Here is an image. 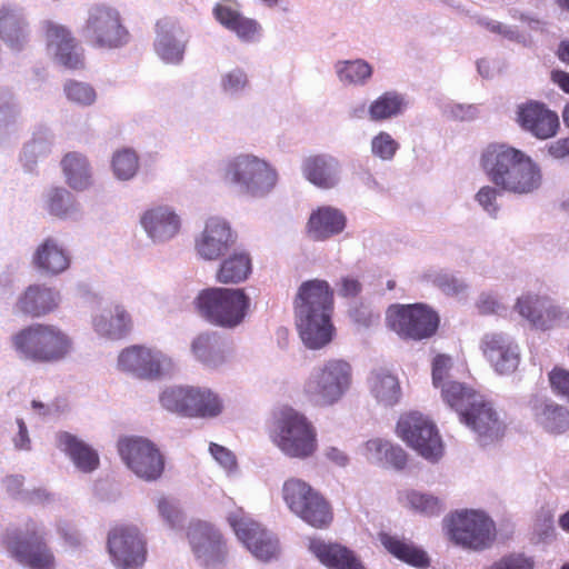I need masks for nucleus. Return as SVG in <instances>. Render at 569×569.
Here are the masks:
<instances>
[{
	"label": "nucleus",
	"instance_id": "1",
	"mask_svg": "<svg viewBox=\"0 0 569 569\" xmlns=\"http://www.w3.org/2000/svg\"><path fill=\"white\" fill-rule=\"evenodd\" d=\"M481 167L501 190L527 194L542 181L540 167L525 152L506 143H491L481 154Z\"/></svg>",
	"mask_w": 569,
	"mask_h": 569
},
{
	"label": "nucleus",
	"instance_id": "2",
	"mask_svg": "<svg viewBox=\"0 0 569 569\" xmlns=\"http://www.w3.org/2000/svg\"><path fill=\"white\" fill-rule=\"evenodd\" d=\"M297 327L305 345L319 349L332 339L333 291L325 280L305 281L295 299Z\"/></svg>",
	"mask_w": 569,
	"mask_h": 569
},
{
	"label": "nucleus",
	"instance_id": "3",
	"mask_svg": "<svg viewBox=\"0 0 569 569\" xmlns=\"http://www.w3.org/2000/svg\"><path fill=\"white\" fill-rule=\"evenodd\" d=\"M11 345L21 360L42 365L63 360L72 349L70 337L48 323H32L18 330Z\"/></svg>",
	"mask_w": 569,
	"mask_h": 569
},
{
	"label": "nucleus",
	"instance_id": "4",
	"mask_svg": "<svg viewBox=\"0 0 569 569\" xmlns=\"http://www.w3.org/2000/svg\"><path fill=\"white\" fill-rule=\"evenodd\" d=\"M313 423L301 412L284 408L276 421L273 442L288 457L306 459L317 451L318 438Z\"/></svg>",
	"mask_w": 569,
	"mask_h": 569
},
{
	"label": "nucleus",
	"instance_id": "5",
	"mask_svg": "<svg viewBox=\"0 0 569 569\" xmlns=\"http://www.w3.org/2000/svg\"><path fill=\"white\" fill-rule=\"evenodd\" d=\"M449 539L457 546L472 551H482L496 540V525L483 511L463 509L445 519Z\"/></svg>",
	"mask_w": 569,
	"mask_h": 569
},
{
	"label": "nucleus",
	"instance_id": "6",
	"mask_svg": "<svg viewBox=\"0 0 569 569\" xmlns=\"http://www.w3.org/2000/svg\"><path fill=\"white\" fill-rule=\"evenodd\" d=\"M351 381V366L345 360L331 359L308 377L303 385V395L313 406H332L350 388Z\"/></svg>",
	"mask_w": 569,
	"mask_h": 569
},
{
	"label": "nucleus",
	"instance_id": "7",
	"mask_svg": "<svg viewBox=\"0 0 569 569\" xmlns=\"http://www.w3.org/2000/svg\"><path fill=\"white\" fill-rule=\"evenodd\" d=\"M250 300L243 289L209 288L196 299L200 315L209 322L233 328L240 325L249 309Z\"/></svg>",
	"mask_w": 569,
	"mask_h": 569
},
{
	"label": "nucleus",
	"instance_id": "8",
	"mask_svg": "<svg viewBox=\"0 0 569 569\" xmlns=\"http://www.w3.org/2000/svg\"><path fill=\"white\" fill-rule=\"evenodd\" d=\"M224 179L254 198L268 196L276 188L279 174L264 159L240 154L226 164Z\"/></svg>",
	"mask_w": 569,
	"mask_h": 569
},
{
	"label": "nucleus",
	"instance_id": "9",
	"mask_svg": "<svg viewBox=\"0 0 569 569\" xmlns=\"http://www.w3.org/2000/svg\"><path fill=\"white\" fill-rule=\"evenodd\" d=\"M387 323L401 339L421 341L433 337L439 328L437 311L426 303L393 305L387 311Z\"/></svg>",
	"mask_w": 569,
	"mask_h": 569
},
{
	"label": "nucleus",
	"instance_id": "10",
	"mask_svg": "<svg viewBox=\"0 0 569 569\" xmlns=\"http://www.w3.org/2000/svg\"><path fill=\"white\" fill-rule=\"evenodd\" d=\"M3 543L11 556L22 566L29 569H54L56 558L46 542L43 532H41L36 522H27L26 533H7Z\"/></svg>",
	"mask_w": 569,
	"mask_h": 569
},
{
	"label": "nucleus",
	"instance_id": "11",
	"mask_svg": "<svg viewBox=\"0 0 569 569\" xmlns=\"http://www.w3.org/2000/svg\"><path fill=\"white\" fill-rule=\"evenodd\" d=\"M397 435L427 460L437 461L443 455V445L436 425L418 411L403 413L399 418Z\"/></svg>",
	"mask_w": 569,
	"mask_h": 569
},
{
	"label": "nucleus",
	"instance_id": "12",
	"mask_svg": "<svg viewBox=\"0 0 569 569\" xmlns=\"http://www.w3.org/2000/svg\"><path fill=\"white\" fill-rule=\"evenodd\" d=\"M118 452L126 466L139 478L153 481L164 470V458L157 446L143 437H123L119 439Z\"/></svg>",
	"mask_w": 569,
	"mask_h": 569
},
{
	"label": "nucleus",
	"instance_id": "13",
	"mask_svg": "<svg viewBox=\"0 0 569 569\" xmlns=\"http://www.w3.org/2000/svg\"><path fill=\"white\" fill-rule=\"evenodd\" d=\"M84 30L97 48H118L129 39L119 11L107 4H94L89 9Z\"/></svg>",
	"mask_w": 569,
	"mask_h": 569
},
{
	"label": "nucleus",
	"instance_id": "14",
	"mask_svg": "<svg viewBox=\"0 0 569 569\" xmlns=\"http://www.w3.org/2000/svg\"><path fill=\"white\" fill-rule=\"evenodd\" d=\"M107 547L111 561L118 569H139L147 559L146 540L133 526L112 527L108 533Z\"/></svg>",
	"mask_w": 569,
	"mask_h": 569
},
{
	"label": "nucleus",
	"instance_id": "15",
	"mask_svg": "<svg viewBox=\"0 0 569 569\" xmlns=\"http://www.w3.org/2000/svg\"><path fill=\"white\" fill-rule=\"evenodd\" d=\"M118 367L139 379L156 380L168 373L173 368V362L161 351L133 345L119 353Z\"/></svg>",
	"mask_w": 569,
	"mask_h": 569
},
{
	"label": "nucleus",
	"instance_id": "16",
	"mask_svg": "<svg viewBox=\"0 0 569 569\" xmlns=\"http://www.w3.org/2000/svg\"><path fill=\"white\" fill-rule=\"evenodd\" d=\"M228 521L239 540L256 558L268 561L277 557L278 539L242 509L231 512Z\"/></svg>",
	"mask_w": 569,
	"mask_h": 569
},
{
	"label": "nucleus",
	"instance_id": "17",
	"mask_svg": "<svg viewBox=\"0 0 569 569\" xmlns=\"http://www.w3.org/2000/svg\"><path fill=\"white\" fill-rule=\"evenodd\" d=\"M516 122L523 131L539 140L555 137L560 128L558 113L538 100H527L518 104Z\"/></svg>",
	"mask_w": 569,
	"mask_h": 569
},
{
	"label": "nucleus",
	"instance_id": "18",
	"mask_svg": "<svg viewBox=\"0 0 569 569\" xmlns=\"http://www.w3.org/2000/svg\"><path fill=\"white\" fill-rule=\"evenodd\" d=\"M516 308L533 327L541 330L569 325V311L545 296L523 295L518 299Z\"/></svg>",
	"mask_w": 569,
	"mask_h": 569
},
{
	"label": "nucleus",
	"instance_id": "19",
	"mask_svg": "<svg viewBox=\"0 0 569 569\" xmlns=\"http://www.w3.org/2000/svg\"><path fill=\"white\" fill-rule=\"evenodd\" d=\"M236 234L230 224L220 218H210L200 237L196 240V250L204 260H217L234 244Z\"/></svg>",
	"mask_w": 569,
	"mask_h": 569
},
{
	"label": "nucleus",
	"instance_id": "20",
	"mask_svg": "<svg viewBox=\"0 0 569 569\" xmlns=\"http://www.w3.org/2000/svg\"><path fill=\"white\" fill-rule=\"evenodd\" d=\"M468 427L479 435L480 438L495 440L502 437L505 423L490 402L482 397L472 402V407L462 412L460 418Z\"/></svg>",
	"mask_w": 569,
	"mask_h": 569
},
{
	"label": "nucleus",
	"instance_id": "21",
	"mask_svg": "<svg viewBox=\"0 0 569 569\" xmlns=\"http://www.w3.org/2000/svg\"><path fill=\"white\" fill-rule=\"evenodd\" d=\"M308 548L329 569H367L355 551L339 542L313 538Z\"/></svg>",
	"mask_w": 569,
	"mask_h": 569
},
{
	"label": "nucleus",
	"instance_id": "22",
	"mask_svg": "<svg viewBox=\"0 0 569 569\" xmlns=\"http://www.w3.org/2000/svg\"><path fill=\"white\" fill-rule=\"evenodd\" d=\"M302 173L313 186L332 189L339 182V161L327 154L309 156L302 162Z\"/></svg>",
	"mask_w": 569,
	"mask_h": 569
},
{
	"label": "nucleus",
	"instance_id": "23",
	"mask_svg": "<svg viewBox=\"0 0 569 569\" xmlns=\"http://www.w3.org/2000/svg\"><path fill=\"white\" fill-rule=\"evenodd\" d=\"M481 349L487 359L500 373L511 372L518 366V353L509 339L500 333L486 335L481 342Z\"/></svg>",
	"mask_w": 569,
	"mask_h": 569
},
{
	"label": "nucleus",
	"instance_id": "24",
	"mask_svg": "<svg viewBox=\"0 0 569 569\" xmlns=\"http://www.w3.org/2000/svg\"><path fill=\"white\" fill-rule=\"evenodd\" d=\"M57 446L80 471L89 473L98 469L100 458L96 449L78 437L62 431L57 435Z\"/></svg>",
	"mask_w": 569,
	"mask_h": 569
},
{
	"label": "nucleus",
	"instance_id": "25",
	"mask_svg": "<svg viewBox=\"0 0 569 569\" xmlns=\"http://www.w3.org/2000/svg\"><path fill=\"white\" fill-rule=\"evenodd\" d=\"M141 224L153 241H166L180 230V219L168 207L147 210L141 217Z\"/></svg>",
	"mask_w": 569,
	"mask_h": 569
},
{
	"label": "nucleus",
	"instance_id": "26",
	"mask_svg": "<svg viewBox=\"0 0 569 569\" xmlns=\"http://www.w3.org/2000/svg\"><path fill=\"white\" fill-rule=\"evenodd\" d=\"M32 263L41 272L59 274L69 268L70 258L57 240L47 238L37 247Z\"/></svg>",
	"mask_w": 569,
	"mask_h": 569
},
{
	"label": "nucleus",
	"instance_id": "27",
	"mask_svg": "<svg viewBox=\"0 0 569 569\" xmlns=\"http://www.w3.org/2000/svg\"><path fill=\"white\" fill-rule=\"evenodd\" d=\"M47 37L50 44L56 46L57 58L69 69L83 67L82 52L78 50L76 39L71 32L62 26L48 24Z\"/></svg>",
	"mask_w": 569,
	"mask_h": 569
},
{
	"label": "nucleus",
	"instance_id": "28",
	"mask_svg": "<svg viewBox=\"0 0 569 569\" xmlns=\"http://www.w3.org/2000/svg\"><path fill=\"white\" fill-rule=\"evenodd\" d=\"M58 306V293L50 288L32 284L27 288L17 302L18 309L31 317H42Z\"/></svg>",
	"mask_w": 569,
	"mask_h": 569
},
{
	"label": "nucleus",
	"instance_id": "29",
	"mask_svg": "<svg viewBox=\"0 0 569 569\" xmlns=\"http://www.w3.org/2000/svg\"><path fill=\"white\" fill-rule=\"evenodd\" d=\"M345 226L346 218L339 210L322 207L311 213L307 223V231L313 240H325L340 233Z\"/></svg>",
	"mask_w": 569,
	"mask_h": 569
},
{
	"label": "nucleus",
	"instance_id": "30",
	"mask_svg": "<svg viewBox=\"0 0 569 569\" xmlns=\"http://www.w3.org/2000/svg\"><path fill=\"white\" fill-rule=\"evenodd\" d=\"M191 350L204 366L216 368L226 360L227 343L217 332H202L193 339Z\"/></svg>",
	"mask_w": 569,
	"mask_h": 569
},
{
	"label": "nucleus",
	"instance_id": "31",
	"mask_svg": "<svg viewBox=\"0 0 569 569\" xmlns=\"http://www.w3.org/2000/svg\"><path fill=\"white\" fill-rule=\"evenodd\" d=\"M379 540L388 552L397 559L417 568L429 566L428 555L412 542L386 532L379 535Z\"/></svg>",
	"mask_w": 569,
	"mask_h": 569
},
{
	"label": "nucleus",
	"instance_id": "32",
	"mask_svg": "<svg viewBox=\"0 0 569 569\" xmlns=\"http://www.w3.org/2000/svg\"><path fill=\"white\" fill-rule=\"evenodd\" d=\"M62 171L70 188L77 191L88 189L92 173L87 158L78 152H69L61 160Z\"/></svg>",
	"mask_w": 569,
	"mask_h": 569
},
{
	"label": "nucleus",
	"instance_id": "33",
	"mask_svg": "<svg viewBox=\"0 0 569 569\" xmlns=\"http://www.w3.org/2000/svg\"><path fill=\"white\" fill-rule=\"evenodd\" d=\"M194 386H170L162 390L159 402L163 409L180 417L190 418Z\"/></svg>",
	"mask_w": 569,
	"mask_h": 569
},
{
	"label": "nucleus",
	"instance_id": "34",
	"mask_svg": "<svg viewBox=\"0 0 569 569\" xmlns=\"http://www.w3.org/2000/svg\"><path fill=\"white\" fill-rule=\"evenodd\" d=\"M172 29L168 20L157 22L156 51L166 62L179 63L183 59L184 44L174 38Z\"/></svg>",
	"mask_w": 569,
	"mask_h": 569
},
{
	"label": "nucleus",
	"instance_id": "35",
	"mask_svg": "<svg viewBox=\"0 0 569 569\" xmlns=\"http://www.w3.org/2000/svg\"><path fill=\"white\" fill-rule=\"evenodd\" d=\"M96 330L111 339L124 338L132 328L130 315L120 306L108 316H100L94 320Z\"/></svg>",
	"mask_w": 569,
	"mask_h": 569
},
{
	"label": "nucleus",
	"instance_id": "36",
	"mask_svg": "<svg viewBox=\"0 0 569 569\" xmlns=\"http://www.w3.org/2000/svg\"><path fill=\"white\" fill-rule=\"evenodd\" d=\"M0 37L13 50H19L24 41L22 17L12 8L0 9Z\"/></svg>",
	"mask_w": 569,
	"mask_h": 569
},
{
	"label": "nucleus",
	"instance_id": "37",
	"mask_svg": "<svg viewBox=\"0 0 569 569\" xmlns=\"http://www.w3.org/2000/svg\"><path fill=\"white\" fill-rule=\"evenodd\" d=\"M305 522L317 529L328 528L333 520L330 503L319 492L297 513Z\"/></svg>",
	"mask_w": 569,
	"mask_h": 569
},
{
	"label": "nucleus",
	"instance_id": "38",
	"mask_svg": "<svg viewBox=\"0 0 569 569\" xmlns=\"http://www.w3.org/2000/svg\"><path fill=\"white\" fill-rule=\"evenodd\" d=\"M251 272V260L247 253H233L224 259L217 272V281L221 283H239Z\"/></svg>",
	"mask_w": 569,
	"mask_h": 569
},
{
	"label": "nucleus",
	"instance_id": "39",
	"mask_svg": "<svg viewBox=\"0 0 569 569\" xmlns=\"http://www.w3.org/2000/svg\"><path fill=\"white\" fill-rule=\"evenodd\" d=\"M366 449L371 458L385 461L398 470L403 469L407 465L408 457L406 451L389 441L372 439L366 443Z\"/></svg>",
	"mask_w": 569,
	"mask_h": 569
},
{
	"label": "nucleus",
	"instance_id": "40",
	"mask_svg": "<svg viewBox=\"0 0 569 569\" xmlns=\"http://www.w3.org/2000/svg\"><path fill=\"white\" fill-rule=\"evenodd\" d=\"M190 418H214L223 410L221 398L209 388L194 386Z\"/></svg>",
	"mask_w": 569,
	"mask_h": 569
},
{
	"label": "nucleus",
	"instance_id": "41",
	"mask_svg": "<svg viewBox=\"0 0 569 569\" xmlns=\"http://www.w3.org/2000/svg\"><path fill=\"white\" fill-rule=\"evenodd\" d=\"M371 391L385 406L396 405L401 397V389L396 376L385 371L376 372L371 378Z\"/></svg>",
	"mask_w": 569,
	"mask_h": 569
},
{
	"label": "nucleus",
	"instance_id": "42",
	"mask_svg": "<svg viewBox=\"0 0 569 569\" xmlns=\"http://www.w3.org/2000/svg\"><path fill=\"white\" fill-rule=\"evenodd\" d=\"M441 396L445 402L460 413V418L463 411L472 407V402H477L481 398V396L457 381L443 383Z\"/></svg>",
	"mask_w": 569,
	"mask_h": 569
},
{
	"label": "nucleus",
	"instance_id": "43",
	"mask_svg": "<svg viewBox=\"0 0 569 569\" xmlns=\"http://www.w3.org/2000/svg\"><path fill=\"white\" fill-rule=\"evenodd\" d=\"M406 107L402 94L388 91L378 97L369 107L370 118L375 121H382L398 116Z\"/></svg>",
	"mask_w": 569,
	"mask_h": 569
},
{
	"label": "nucleus",
	"instance_id": "44",
	"mask_svg": "<svg viewBox=\"0 0 569 569\" xmlns=\"http://www.w3.org/2000/svg\"><path fill=\"white\" fill-rule=\"evenodd\" d=\"M318 491L300 479H289L283 483L282 495L289 509L296 515L308 503Z\"/></svg>",
	"mask_w": 569,
	"mask_h": 569
},
{
	"label": "nucleus",
	"instance_id": "45",
	"mask_svg": "<svg viewBox=\"0 0 569 569\" xmlns=\"http://www.w3.org/2000/svg\"><path fill=\"white\" fill-rule=\"evenodd\" d=\"M336 68L339 79L349 84L363 83L372 74L371 66L361 59L338 62Z\"/></svg>",
	"mask_w": 569,
	"mask_h": 569
},
{
	"label": "nucleus",
	"instance_id": "46",
	"mask_svg": "<svg viewBox=\"0 0 569 569\" xmlns=\"http://www.w3.org/2000/svg\"><path fill=\"white\" fill-rule=\"evenodd\" d=\"M112 169L117 178L131 179L139 169V158L132 149L117 151L112 158Z\"/></svg>",
	"mask_w": 569,
	"mask_h": 569
},
{
	"label": "nucleus",
	"instance_id": "47",
	"mask_svg": "<svg viewBox=\"0 0 569 569\" xmlns=\"http://www.w3.org/2000/svg\"><path fill=\"white\" fill-rule=\"evenodd\" d=\"M410 507L426 516H438L442 511L441 501L433 496L411 491L407 495Z\"/></svg>",
	"mask_w": 569,
	"mask_h": 569
},
{
	"label": "nucleus",
	"instance_id": "48",
	"mask_svg": "<svg viewBox=\"0 0 569 569\" xmlns=\"http://www.w3.org/2000/svg\"><path fill=\"white\" fill-rule=\"evenodd\" d=\"M543 416L545 427L552 433H561L569 428V411L561 406H547Z\"/></svg>",
	"mask_w": 569,
	"mask_h": 569
},
{
	"label": "nucleus",
	"instance_id": "49",
	"mask_svg": "<svg viewBox=\"0 0 569 569\" xmlns=\"http://www.w3.org/2000/svg\"><path fill=\"white\" fill-rule=\"evenodd\" d=\"M398 148V142L387 132H380L371 141L372 153L382 160H391Z\"/></svg>",
	"mask_w": 569,
	"mask_h": 569
},
{
	"label": "nucleus",
	"instance_id": "50",
	"mask_svg": "<svg viewBox=\"0 0 569 569\" xmlns=\"http://www.w3.org/2000/svg\"><path fill=\"white\" fill-rule=\"evenodd\" d=\"M71 204V194L63 188H53L48 196V210L56 217H63L68 213Z\"/></svg>",
	"mask_w": 569,
	"mask_h": 569
},
{
	"label": "nucleus",
	"instance_id": "51",
	"mask_svg": "<svg viewBox=\"0 0 569 569\" xmlns=\"http://www.w3.org/2000/svg\"><path fill=\"white\" fill-rule=\"evenodd\" d=\"M64 91L69 100L81 104H90L96 100L93 88L81 82H68L64 87Z\"/></svg>",
	"mask_w": 569,
	"mask_h": 569
},
{
	"label": "nucleus",
	"instance_id": "52",
	"mask_svg": "<svg viewBox=\"0 0 569 569\" xmlns=\"http://www.w3.org/2000/svg\"><path fill=\"white\" fill-rule=\"evenodd\" d=\"M532 558L522 553H510L495 561L488 569H533Z\"/></svg>",
	"mask_w": 569,
	"mask_h": 569
},
{
	"label": "nucleus",
	"instance_id": "53",
	"mask_svg": "<svg viewBox=\"0 0 569 569\" xmlns=\"http://www.w3.org/2000/svg\"><path fill=\"white\" fill-rule=\"evenodd\" d=\"M432 282L446 295H459L466 289L463 281L446 272L437 273Z\"/></svg>",
	"mask_w": 569,
	"mask_h": 569
},
{
	"label": "nucleus",
	"instance_id": "54",
	"mask_svg": "<svg viewBox=\"0 0 569 569\" xmlns=\"http://www.w3.org/2000/svg\"><path fill=\"white\" fill-rule=\"evenodd\" d=\"M549 382L552 391L558 396L569 399V371L562 368H553L549 372Z\"/></svg>",
	"mask_w": 569,
	"mask_h": 569
},
{
	"label": "nucleus",
	"instance_id": "55",
	"mask_svg": "<svg viewBox=\"0 0 569 569\" xmlns=\"http://www.w3.org/2000/svg\"><path fill=\"white\" fill-rule=\"evenodd\" d=\"M210 453L214 460L224 469L233 470L237 467V458L232 451L218 443L211 442L209 446Z\"/></svg>",
	"mask_w": 569,
	"mask_h": 569
},
{
	"label": "nucleus",
	"instance_id": "56",
	"mask_svg": "<svg viewBox=\"0 0 569 569\" xmlns=\"http://www.w3.org/2000/svg\"><path fill=\"white\" fill-rule=\"evenodd\" d=\"M452 366L451 358L446 355H437L432 360V382L439 387L448 376Z\"/></svg>",
	"mask_w": 569,
	"mask_h": 569
},
{
	"label": "nucleus",
	"instance_id": "57",
	"mask_svg": "<svg viewBox=\"0 0 569 569\" xmlns=\"http://www.w3.org/2000/svg\"><path fill=\"white\" fill-rule=\"evenodd\" d=\"M247 76L240 70H232L222 77L221 86L226 92H238L247 86Z\"/></svg>",
	"mask_w": 569,
	"mask_h": 569
},
{
	"label": "nucleus",
	"instance_id": "58",
	"mask_svg": "<svg viewBox=\"0 0 569 569\" xmlns=\"http://www.w3.org/2000/svg\"><path fill=\"white\" fill-rule=\"evenodd\" d=\"M213 14L214 18L229 30H231L238 19L242 16L234 8L220 3L213 8Z\"/></svg>",
	"mask_w": 569,
	"mask_h": 569
},
{
	"label": "nucleus",
	"instance_id": "59",
	"mask_svg": "<svg viewBox=\"0 0 569 569\" xmlns=\"http://www.w3.org/2000/svg\"><path fill=\"white\" fill-rule=\"evenodd\" d=\"M231 31L243 40H252L259 31V24L256 20L241 16L236 24L231 28Z\"/></svg>",
	"mask_w": 569,
	"mask_h": 569
},
{
	"label": "nucleus",
	"instance_id": "60",
	"mask_svg": "<svg viewBox=\"0 0 569 569\" xmlns=\"http://www.w3.org/2000/svg\"><path fill=\"white\" fill-rule=\"evenodd\" d=\"M479 204L490 214H496L498 207L496 204L497 190L493 187L485 186L476 194Z\"/></svg>",
	"mask_w": 569,
	"mask_h": 569
},
{
	"label": "nucleus",
	"instance_id": "61",
	"mask_svg": "<svg viewBox=\"0 0 569 569\" xmlns=\"http://www.w3.org/2000/svg\"><path fill=\"white\" fill-rule=\"evenodd\" d=\"M57 529L63 542L69 547H78L81 542L80 535L76 527L69 521H59Z\"/></svg>",
	"mask_w": 569,
	"mask_h": 569
},
{
	"label": "nucleus",
	"instance_id": "62",
	"mask_svg": "<svg viewBox=\"0 0 569 569\" xmlns=\"http://www.w3.org/2000/svg\"><path fill=\"white\" fill-rule=\"evenodd\" d=\"M362 286L360 281L352 277H343L338 290L339 296L343 298H353L361 292Z\"/></svg>",
	"mask_w": 569,
	"mask_h": 569
},
{
	"label": "nucleus",
	"instance_id": "63",
	"mask_svg": "<svg viewBox=\"0 0 569 569\" xmlns=\"http://www.w3.org/2000/svg\"><path fill=\"white\" fill-rule=\"evenodd\" d=\"M158 509L160 515L170 523L174 525L179 518V510L168 499H160L158 502Z\"/></svg>",
	"mask_w": 569,
	"mask_h": 569
},
{
	"label": "nucleus",
	"instance_id": "64",
	"mask_svg": "<svg viewBox=\"0 0 569 569\" xmlns=\"http://www.w3.org/2000/svg\"><path fill=\"white\" fill-rule=\"evenodd\" d=\"M548 152L550 156L557 159H562L569 156V140L567 138L559 139L552 142L548 147Z\"/></svg>",
	"mask_w": 569,
	"mask_h": 569
}]
</instances>
